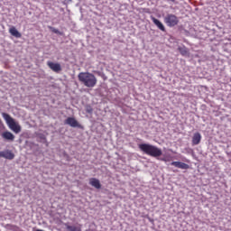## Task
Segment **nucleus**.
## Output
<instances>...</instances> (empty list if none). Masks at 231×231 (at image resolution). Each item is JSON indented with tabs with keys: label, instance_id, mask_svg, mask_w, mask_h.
<instances>
[{
	"label": "nucleus",
	"instance_id": "obj_1",
	"mask_svg": "<svg viewBox=\"0 0 231 231\" xmlns=\"http://www.w3.org/2000/svg\"><path fill=\"white\" fill-rule=\"evenodd\" d=\"M78 79L86 88H95L97 86V77L91 72H80Z\"/></svg>",
	"mask_w": 231,
	"mask_h": 231
},
{
	"label": "nucleus",
	"instance_id": "obj_2",
	"mask_svg": "<svg viewBox=\"0 0 231 231\" xmlns=\"http://www.w3.org/2000/svg\"><path fill=\"white\" fill-rule=\"evenodd\" d=\"M139 149L142 152H144V154L152 156V158H159V156H162V149L149 143L139 144Z\"/></svg>",
	"mask_w": 231,
	"mask_h": 231
},
{
	"label": "nucleus",
	"instance_id": "obj_3",
	"mask_svg": "<svg viewBox=\"0 0 231 231\" xmlns=\"http://www.w3.org/2000/svg\"><path fill=\"white\" fill-rule=\"evenodd\" d=\"M2 116H3L4 120L6 122L9 129H11V131H13V133H14L15 134H19V133H21V130H22L21 125H19V123L15 122L14 118L10 116V115L7 113H2Z\"/></svg>",
	"mask_w": 231,
	"mask_h": 231
},
{
	"label": "nucleus",
	"instance_id": "obj_4",
	"mask_svg": "<svg viewBox=\"0 0 231 231\" xmlns=\"http://www.w3.org/2000/svg\"><path fill=\"white\" fill-rule=\"evenodd\" d=\"M164 23H167V26L172 27V26H176L178 24V23H180V20L174 14H168L164 18Z\"/></svg>",
	"mask_w": 231,
	"mask_h": 231
},
{
	"label": "nucleus",
	"instance_id": "obj_5",
	"mask_svg": "<svg viewBox=\"0 0 231 231\" xmlns=\"http://www.w3.org/2000/svg\"><path fill=\"white\" fill-rule=\"evenodd\" d=\"M64 124L69 125L70 127H78V129H82V125L77 121L75 117H68Z\"/></svg>",
	"mask_w": 231,
	"mask_h": 231
},
{
	"label": "nucleus",
	"instance_id": "obj_6",
	"mask_svg": "<svg viewBox=\"0 0 231 231\" xmlns=\"http://www.w3.org/2000/svg\"><path fill=\"white\" fill-rule=\"evenodd\" d=\"M47 66L50 68V69L54 71V73H60V71H62V67L60 65V63L48 61Z\"/></svg>",
	"mask_w": 231,
	"mask_h": 231
},
{
	"label": "nucleus",
	"instance_id": "obj_7",
	"mask_svg": "<svg viewBox=\"0 0 231 231\" xmlns=\"http://www.w3.org/2000/svg\"><path fill=\"white\" fill-rule=\"evenodd\" d=\"M0 158H5V160H14V158H15V154L10 150H5L0 152Z\"/></svg>",
	"mask_w": 231,
	"mask_h": 231
},
{
	"label": "nucleus",
	"instance_id": "obj_8",
	"mask_svg": "<svg viewBox=\"0 0 231 231\" xmlns=\"http://www.w3.org/2000/svg\"><path fill=\"white\" fill-rule=\"evenodd\" d=\"M2 138H4V140H7V142H14V140H15V135H14L12 132L5 131L2 134Z\"/></svg>",
	"mask_w": 231,
	"mask_h": 231
},
{
	"label": "nucleus",
	"instance_id": "obj_9",
	"mask_svg": "<svg viewBox=\"0 0 231 231\" xmlns=\"http://www.w3.org/2000/svg\"><path fill=\"white\" fill-rule=\"evenodd\" d=\"M171 165L173 167H177V169H182L185 171H187V169H189V164L182 162H172Z\"/></svg>",
	"mask_w": 231,
	"mask_h": 231
},
{
	"label": "nucleus",
	"instance_id": "obj_10",
	"mask_svg": "<svg viewBox=\"0 0 231 231\" xmlns=\"http://www.w3.org/2000/svg\"><path fill=\"white\" fill-rule=\"evenodd\" d=\"M152 21L153 24H155V26H157V28L159 30H161V32H165V25H163V23L160 20L152 16Z\"/></svg>",
	"mask_w": 231,
	"mask_h": 231
},
{
	"label": "nucleus",
	"instance_id": "obj_11",
	"mask_svg": "<svg viewBox=\"0 0 231 231\" xmlns=\"http://www.w3.org/2000/svg\"><path fill=\"white\" fill-rule=\"evenodd\" d=\"M192 145H199L201 143V134L199 132L195 133L192 137Z\"/></svg>",
	"mask_w": 231,
	"mask_h": 231
},
{
	"label": "nucleus",
	"instance_id": "obj_12",
	"mask_svg": "<svg viewBox=\"0 0 231 231\" xmlns=\"http://www.w3.org/2000/svg\"><path fill=\"white\" fill-rule=\"evenodd\" d=\"M89 185L95 187V189H102V184H100V180L97 178H91L89 180Z\"/></svg>",
	"mask_w": 231,
	"mask_h": 231
},
{
	"label": "nucleus",
	"instance_id": "obj_13",
	"mask_svg": "<svg viewBox=\"0 0 231 231\" xmlns=\"http://www.w3.org/2000/svg\"><path fill=\"white\" fill-rule=\"evenodd\" d=\"M9 33H11L13 37H15L16 39H21V37H23L21 32H19L14 26L9 29Z\"/></svg>",
	"mask_w": 231,
	"mask_h": 231
},
{
	"label": "nucleus",
	"instance_id": "obj_14",
	"mask_svg": "<svg viewBox=\"0 0 231 231\" xmlns=\"http://www.w3.org/2000/svg\"><path fill=\"white\" fill-rule=\"evenodd\" d=\"M64 226H66L67 230L69 231H82L80 226H69L68 223H65Z\"/></svg>",
	"mask_w": 231,
	"mask_h": 231
},
{
	"label": "nucleus",
	"instance_id": "obj_15",
	"mask_svg": "<svg viewBox=\"0 0 231 231\" xmlns=\"http://www.w3.org/2000/svg\"><path fill=\"white\" fill-rule=\"evenodd\" d=\"M178 50H179L180 55H187V53H189L187 51V48H185V47H179Z\"/></svg>",
	"mask_w": 231,
	"mask_h": 231
},
{
	"label": "nucleus",
	"instance_id": "obj_16",
	"mask_svg": "<svg viewBox=\"0 0 231 231\" xmlns=\"http://www.w3.org/2000/svg\"><path fill=\"white\" fill-rule=\"evenodd\" d=\"M51 32H53V33H60V32H59L58 29H55L53 27H51Z\"/></svg>",
	"mask_w": 231,
	"mask_h": 231
},
{
	"label": "nucleus",
	"instance_id": "obj_17",
	"mask_svg": "<svg viewBox=\"0 0 231 231\" xmlns=\"http://www.w3.org/2000/svg\"><path fill=\"white\" fill-rule=\"evenodd\" d=\"M93 109L88 110V113H92Z\"/></svg>",
	"mask_w": 231,
	"mask_h": 231
}]
</instances>
